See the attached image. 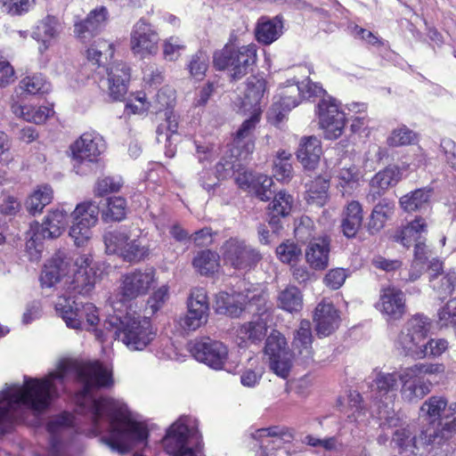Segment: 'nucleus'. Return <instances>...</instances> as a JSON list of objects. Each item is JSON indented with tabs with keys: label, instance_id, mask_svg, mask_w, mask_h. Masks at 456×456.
Returning <instances> with one entry per match:
<instances>
[{
	"label": "nucleus",
	"instance_id": "nucleus-1",
	"mask_svg": "<svg viewBox=\"0 0 456 456\" xmlns=\"http://www.w3.org/2000/svg\"><path fill=\"white\" fill-rule=\"evenodd\" d=\"M78 379L83 388L75 395L76 412L88 415L95 428L106 418L110 435L101 440L112 451L126 454L147 439V428L131 419L125 403L95 395L98 389L113 385L111 373L106 367L98 362L86 363L79 369Z\"/></svg>",
	"mask_w": 456,
	"mask_h": 456
},
{
	"label": "nucleus",
	"instance_id": "nucleus-2",
	"mask_svg": "<svg viewBox=\"0 0 456 456\" xmlns=\"http://www.w3.org/2000/svg\"><path fill=\"white\" fill-rule=\"evenodd\" d=\"M66 372L67 365L61 363L45 379L25 378L22 387L15 385L4 390L0 395V437L13 430L23 408L45 410L57 395V385L63 384Z\"/></svg>",
	"mask_w": 456,
	"mask_h": 456
},
{
	"label": "nucleus",
	"instance_id": "nucleus-3",
	"mask_svg": "<svg viewBox=\"0 0 456 456\" xmlns=\"http://www.w3.org/2000/svg\"><path fill=\"white\" fill-rule=\"evenodd\" d=\"M313 335L311 322L302 320L296 330L292 341L291 352L289 351L286 338L278 330H273L266 338L265 353L270 360V368L280 377L289 376L291 359L301 364L313 362Z\"/></svg>",
	"mask_w": 456,
	"mask_h": 456
},
{
	"label": "nucleus",
	"instance_id": "nucleus-4",
	"mask_svg": "<svg viewBox=\"0 0 456 456\" xmlns=\"http://www.w3.org/2000/svg\"><path fill=\"white\" fill-rule=\"evenodd\" d=\"M90 255H82L76 258L75 270L72 276L69 275L68 262L63 252H57L44 265L40 274L41 285H96L102 281V273L91 265Z\"/></svg>",
	"mask_w": 456,
	"mask_h": 456
},
{
	"label": "nucleus",
	"instance_id": "nucleus-5",
	"mask_svg": "<svg viewBox=\"0 0 456 456\" xmlns=\"http://www.w3.org/2000/svg\"><path fill=\"white\" fill-rule=\"evenodd\" d=\"M104 328L110 331L114 330V335L130 350L144 349L155 337L148 321L128 315H110L104 322Z\"/></svg>",
	"mask_w": 456,
	"mask_h": 456
},
{
	"label": "nucleus",
	"instance_id": "nucleus-6",
	"mask_svg": "<svg viewBox=\"0 0 456 456\" xmlns=\"http://www.w3.org/2000/svg\"><path fill=\"white\" fill-rule=\"evenodd\" d=\"M256 52L257 47L255 44L240 47L226 45L214 53L213 63L219 70L229 69L232 79H240L256 63Z\"/></svg>",
	"mask_w": 456,
	"mask_h": 456
},
{
	"label": "nucleus",
	"instance_id": "nucleus-7",
	"mask_svg": "<svg viewBox=\"0 0 456 456\" xmlns=\"http://www.w3.org/2000/svg\"><path fill=\"white\" fill-rule=\"evenodd\" d=\"M431 323L428 317L416 314L400 332L397 344L405 355L422 359L428 355L427 338Z\"/></svg>",
	"mask_w": 456,
	"mask_h": 456
},
{
	"label": "nucleus",
	"instance_id": "nucleus-8",
	"mask_svg": "<svg viewBox=\"0 0 456 456\" xmlns=\"http://www.w3.org/2000/svg\"><path fill=\"white\" fill-rule=\"evenodd\" d=\"M103 138L95 132H86L80 135L70 146L73 167L77 174L86 175L91 165L98 162L105 151Z\"/></svg>",
	"mask_w": 456,
	"mask_h": 456
},
{
	"label": "nucleus",
	"instance_id": "nucleus-9",
	"mask_svg": "<svg viewBox=\"0 0 456 456\" xmlns=\"http://www.w3.org/2000/svg\"><path fill=\"white\" fill-rule=\"evenodd\" d=\"M103 240L108 254H117L126 262H139L149 255V247L138 236L132 238L126 230L108 232Z\"/></svg>",
	"mask_w": 456,
	"mask_h": 456
},
{
	"label": "nucleus",
	"instance_id": "nucleus-10",
	"mask_svg": "<svg viewBox=\"0 0 456 456\" xmlns=\"http://www.w3.org/2000/svg\"><path fill=\"white\" fill-rule=\"evenodd\" d=\"M187 311L179 316V328L190 333L208 323L209 317V303L207 291L203 287H196L187 299Z\"/></svg>",
	"mask_w": 456,
	"mask_h": 456
},
{
	"label": "nucleus",
	"instance_id": "nucleus-11",
	"mask_svg": "<svg viewBox=\"0 0 456 456\" xmlns=\"http://www.w3.org/2000/svg\"><path fill=\"white\" fill-rule=\"evenodd\" d=\"M55 309L67 326L72 329H82L83 319H86L91 326L97 325L99 322L97 308L92 303L81 305L71 296H60L55 303Z\"/></svg>",
	"mask_w": 456,
	"mask_h": 456
},
{
	"label": "nucleus",
	"instance_id": "nucleus-12",
	"mask_svg": "<svg viewBox=\"0 0 456 456\" xmlns=\"http://www.w3.org/2000/svg\"><path fill=\"white\" fill-rule=\"evenodd\" d=\"M99 206L92 201L78 204L72 212L69 234L77 247L85 246L92 238V228L98 222Z\"/></svg>",
	"mask_w": 456,
	"mask_h": 456
},
{
	"label": "nucleus",
	"instance_id": "nucleus-13",
	"mask_svg": "<svg viewBox=\"0 0 456 456\" xmlns=\"http://www.w3.org/2000/svg\"><path fill=\"white\" fill-rule=\"evenodd\" d=\"M220 252L224 263L237 270L250 269L263 258L257 249L238 238H230L225 240Z\"/></svg>",
	"mask_w": 456,
	"mask_h": 456
},
{
	"label": "nucleus",
	"instance_id": "nucleus-14",
	"mask_svg": "<svg viewBox=\"0 0 456 456\" xmlns=\"http://www.w3.org/2000/svg\"><path fill=\"white\" fill-rule=\"evenodd\" d=\"M189 419L181 417L167 430L162 439L165 451L171 456H199L200 451L190 445L192 429L188 425Z\"/></svg>",
	"mask_w": 456,
	"mask_h": 456
},
{
	"label": "nucleus",
	"instance_id": "nucleus-15",
	"mask_svg": "<svg viewBox=\"0 0 456 456\" xmlns=\"http://www.w3.org/2000/svg\"><path fill=\"white\" fill-rule=\"evenodd\" d=\"M319 124L328 140L338 138L344 131L346 115L338 108L335 99L330 97L322 99L316 106Z\"/></svg>",
	"mask_w": 456,
	"mask_h": 456
},
{
	"label": "nucleus",
	"instance_id": "nucleus-16",
	"mask_svg": "<svg viewBox=\"0 0 456 456\" xmlns=\"http://www.w3.org/2000/svg\"><path fill=\"white\" fill-rule=\"evenodd\" d=\"M159 36L154 27L144 20H139L133 27L130 47L134 55L146 58L159 51Z\"/></svg>",
	"mask_w": 456,
	"mask_h": 456
},
{
	"label": "nucleus",
	"instance_id": "nucleus-17",
	"mask_svg": "<svg viewBox=\"0 0 456 456\" xmlns=\"http://www.w3.org/2000/svg\"><path fill=\"white\" fill-rule=\"evenodd\" d=\"M456 434V417L454 414H445L438 420H429V427L421 431L419 440L421 444L441 448L449 445Z\"/></svg>",
	"mask_w": 456,
	"mask_h": 456
},
{
	"label": "nucleus",
	"instance_id": "nucleus-18",
	"mask_svg": "<svg viewBox=\"0 0 456 456\" xmlns=\"http://www.w3.org/2000/svg\"><path fill=\"white\" fill-rule=\"evenodd\" d=\"M191 353L197 361L216 370L224 367L228 356L227 347L222 342L208 337L195 340Z\"/></svg>",
	"mask_w": 456,
	"mask_h": 456
},
{
	"label": "nucleus",
	"instance_id": "nucleus-19",
	"mask_svg": "<svg viewBox=\"0 0 456 456\" xmlns=\"http://www.w3.org/2000/svg\"><path fill=\"white\" fill-rule=\"evenodd\" d=\"M108 20V9L102 5L97 6L87 14L85 20L75 22L74 33L81 41H89L106 27Z\"/></svg>",
	"mask_w": 456,
	"mask_h": 456
},
{
	"label": "nucleus",
	"instance_id": "nucleus-20",
	"mask_svg": "<svg viewBox=\"0 0 456 456\" xmlns=\"http://www.w3.org/2000/svg\"><path fill=\"white\" fill-rule=\"evenodd\" d=\"M313 321L319 337H328L338 329L341 319L332 303L322 300L314 312Z\"/></svg>",
	"mask_w": 456,
	"mask_h": 456
},
{
	"label": "nucleus",
	"instance_id": "nucleus-21",
	"mask_svg": "<svg viewBox=\"0 0 456 456\" xmlns=\"http://www.w3.org/2000/svg\"><path fill=\"white\" fill-rule=\"evenodd\" d=\"M293 204L292 195L285 191H281L275 194L267 208L268 224L274 233L282 229L284 220L291 213Z\"/></svg>",
	"mask_w": 456,
	"mask_h": 456
},
{
	"label": "nucleus",
	"instance_id": "nucleus-22",
	"mask_svg": "<svg viewBox=\"0 0 456 456\" xmlns=\"http://www.w3.org/2000/svg\"><path fill=\"white\" fill-rule=\"evenodd\" d=\"M377 307L392 319L398 320L405 314L404 294L397 287H385Z\"/></svg>",
	"mask_w": 456,
	"mask_h": 456
},
{
	"label": "nucleus",
	"instance_id": "nucleus-23",
	"mask_svg": "<svg viewBox=\"0 0 456 456\" xmlns=\"http://www.w3.org/2000/svg\"><path fill=\"white\" fill-rule=\"evenodd\" d=\"M107 82L110 97L121 100L127 92L130 69L124 62H114L107 68Z\"/></svg>",
	"mask_w": 456,
	"mask_h": 456
},
{
	"label": "nucleus",
	"instance_id": "nucleus-24",
	"mask_svg": "<svg viewBox=\"0 0 456 456\" xmlns=\"http://www.w3.org/2000/svg\"><path fill=\"white\" fill-rule=\"evenodd\" d=\"M260 115L259 109H256L254 112L251 111L250 118L243 121L235 134L233 142L236 148L240 150L239 155L241 158H246L255 148L253 137L256 126L260 120Z\"/></svg>",
	"mask_w": 456,
	"mask_h": 456
},
{
	"label": "nucleus",
	"instance_id": "nucleus-25",
	"mask_svg": "<svg viewBox=\"0 0 456 456\" xmlns=\"http://www.w3.org/2000/svg\"><path fill=\"white\" fill-rule=\"evenodd\" d=\"M283 16L279 14L273 18L260 17L256 24L255 37L258 43L269 45L278 40L283 34Z\"/></svg>",
	"mask_w": 456,
	"mask_h": 456
},
{
	"label": "nucleus",
	"instance_id": "nucleus-26",
	"mask_svg": "<svg viewBox=\"0 0 456 456\" xmlns=\"http://www.w3.org/2000/svg\"><path fill=\"white\" fill-rule=\"evenodd\" d=\"M230 291H220L216 297V310L218 314L231 317H238L244 310L247 302H250L248 295L235 292L232 288Z\"/></svg>",
	"mask_w": 456,
	"mask_h": 456
},
{
	"label": "nucleus",
	"instance_id": "nucleus-27",
	"mask_svg": "<svg viewBox=\"0 0 456 456\" xmlns=\"http://www.w3.org/2000/svg\"><path fill=\"white\" fill-rule=\"evenodd\" d=\"M61 30V23L55 16L47 15L35 26L31 37L39 42V52L44 53L57 39Z\"/></svg>",
	"mask_w": 456,
	"mask_h": 456
},
{
	"label": "nucleus",
	"instance_id": "nucleus-28",
	"mask_svg": "<svg viewBox=\"0 0 456 456\" xmlns=\"http://www.w3.org/2000/svg\"><path fill=\"white\" fill-rule=\"evenodd\" d=\"M401 382L403 384L401 395L404 401L413 403L420 401L430 393L431 383L425 381L422 378L415 376L406 377V370L401 372Z\"/></svg>",
	"mask_w": 456,
	"mask_h": 456
},
{
	"label": "nucleus",
	"instance_id": "nucleus-29",
	"mask_svg": "<svg viewBox=\"0 0 456 456\" xmlns=\"http://www.w3.org/2000/svg\"><path fill=\"white\" fill-rule=\"evenodd\" d=\"M266 90V81L263 77L251 76L247 79L242 107L250 111L259 109L262 112V100Z\"/></svg>",
	"mask_w": 456,
	"mask_h": 456
},
{
	"label": "nucleus",
	"instance_id": "nucleus-30",
	"mask_svg": "<svg viewBox=\"0 0 456 456\" xmlns=\"http://www.w3.org/2000/svg\"><path fill=\"white\" fill-rule=\"evenodd\" d=\"M165 123L160 124L157 128V139L159 142H165V154L168 158H173L175 154V139L177 136L178 121L175 114L172 110L164 112Z\"/></svg>",
	"mask_w": 456,
	"mask_h": 456
},
{
	"label": "nucleus",
	"instance_id": "nucleus-31",
	"mask_svg": "<svg viewBox=\"0 0 456 456\" xmlns=\"http://www.w3.org/2000/svg\"><path fill=\"white\" fill-rule=\"evenodd\" d=\"M322 145L316 136H304L300 139L297 158L305 169L313 170L319 163Z\"/></svg>",
	"mask_w": 456,
	"mask_h": 456
},
{
	"label": "nucleus",
	"instance_id": "nucleus-32",
	"mask_svg": "<svg viewBox=\"0 0 456 456\" xmlns=\"http://www.w3.org/2000/svg\"><path fill=\"white\" fill-rule=\"evenodd\" d=\"M330 240L319 237L309 241L305 249V259L315 270H323L329 265Z\"/></svg>",
	"mask_w": 456,
	"mask_h": 456
},
{
	"label": "nucleus",
	"instance_id": "nucleus-33",
	"mask_svg": "<svg viewBox=\"0 0 456 456\" xmlns=\"http://www.w3.org/2000/svg\"><path fill=\"white\" fill-rule=\"evenodd\" d=\"M256 440H260V448L263 456H269L272 450L281 448L283 444L284 436L292 438V435L285 428L279 427H271L268 428H261L252 435Z\"/></svg>",
	"mask_w": 456,
	"mask_h": 456
},
{
	"label": "nucleus",
	"instance_id": "nucleus-34",
	"mask_svg": "<svg viewBox=\"0 0 456 456\" xmlns=\"http://www.w3.org/2000/svg\"><path fill=\"white\" fill-rule=\"evenodd\" d=\"M266 331V322L261 317H256L241 324L237 329L236 334L241 343L257 344L265 338Z\"/></svg>",
	"mask_w": 456,
	"mask_h": 456
},
{
	"label": "nucleus",
	"instance_id": "nucleus-35",
	"mask_svg": "<svg viewBox=\"0 0 456 456\" xmlns=\"http://www.w3.org/2000/svg\"><path fill=\"white\" fill-rule=\"evenodd\" d=\"M69 219L68 211L56 208L51 211L42 224V234L44 238H58L64 231Z\"/></svg>",
	"mask_w": 456,
	"mask_h": 456
},
{
	"label": "nucleus",
	"instance_id": "nucleus-36",
	"mask_svg": "<svg viewBox=\"0 0 456 456\" xmlns=\"http://www.w3.org/2000/svg\"><path fill=\"white\" fill-rule=\"evenodd\" d=\"M427 233V224L422 217H416L413 221L404 226L397 234L395 240L404 247H410L412 242H419L425 239Z\"/></svg>",
	"mask_w": 456,
	"mask_h": 456
},
{
	"label": "nucleus",
	"instance_id": "nucleus-37",
	"mask_svg": "<svg viewBox=\"0 0 456 456\" xmlns=\"http://www.w3.org/2000/svg\"><path fill=\"white\" fill-rule=\"evenodd\" d=\"M12 111L16 117L35 124L45 123L53 112L46 106L20 105L17 102L12 105Z\"/></svg>",
	"mask_w": 456,
	"mask_h": 456
},
{
	"label": "nucleus",
	"instance_id": "nucleus-38",
	"mask_svg": "<svg viewBox=\"0 0 456 456\" xmlns=\"http://www.w3.org/2000/svg\"><path fill=\"white\" fill-rule=\"evenodd\" d=\"M401 380V373L379 371L372 381V391L379 398L388 395L391 397L398 388V381Z\"/></svg>",
	"mask_w": 456,
	"mask_h": 456
},
{
	"label": "nucleus",
	"instance_id": "nucleus-39",
	"mask_svg": "<svg viewBox=\"0 0 456 456\" xmlns=\"http://www.w3.org/2000/svg\"><path fill=\"white\" fill-rule=\"evenodd\" d=\"M394 209L395 204L392 201L385 199L379 202L372 209L368 223V231L370 233L374 234L381 231L387 219L394 214Z\"/></svg>",
	"mask_w": 456,
	"mask_h": 456
},
{
	"label": "nucleus",
	"instance_id": "nucleus-40",
	"mask_svg": "<svg viewBox=\"0 0 456 456\" xmlns=\"http://www.w3.org/2000/svg\"><path fill=\"white\" fill-rule=\"evenodd\" d=\"M400 179V169L395 166H390L376 174L370 180V185L374 193L380 195L389 187L395 186Z\"/></svg>",
	"mask_w": 456,
	"mask_h": 456
},
{
	"label": "nucleus",
	"instance_id": "nucleus-41",
	"mask_svg": "<svg viewBox=\"0 0 456 456\" xmlns=\"http://www.w3.org/2000/svg\"><path fill=\"white\" fill-rule=\"evenodd\" d=\"M192 265L201 275H212L220 267V256L212 250L199 251L192 260Z\"/></svg>",
	"mask_w": 456,
	"mask_h": 456
},
{
	"label": "nucleus",
	"instance_id": "nucleus-42",
	"mask_svg": "<svg viewBox=\"0 0 456 456\" xmlns=\"http://www.w3.org/2000/svg\"><path fill=\"white\" fill-rule=\"evenodd\" d=\"M330 179L328 176L318 175L306 184V200L309 204L322 207L328 200Z\"/></svg>",
	"mask_w": 456,
	"mask_h": 456
},
{
	"label": "nucleus",
	"instance_id": "nucleus-43",
	"mask_svg": "<svg viewBox=\"0 0 456 456\" xmlns=\"http://www.w3.org/2000/svg\"><path fill=\"white\" fill-rule=\"evenodd\" d=\"M53 189L49 185H39L30 194L26 201V208L29 214H40L45 206L53 200Z\"/></svg>",
	"mask_w": 456,
	"mask_h": 456
},
{
	"label": "nucleus",
	"instance_id": "nucleus-44",
	"mask_svg": "<svg viewBox=\"0 0 456 456\" xmlns=\"http://www.w3.org/2000/svg\"><path fill=\"white\" fill-rule=\"evenodd\" d=\"M432 191L427 188L418 189L400 199L401 207L407 212L420 211L429 205Z\"/></svg>",
	"mask_w": 456,
	"mask_h": 456
},
{
	"label": "nucleus",
	"instance_id": "nucleus-45",
	"mask_svg": "<svg viewBox=\"0 0 456 456\" xmlns=\"http://www.w3.org/2000/svg\"><path fill=\"white\" fill-rule=\"evenodd\" d=\"M448 402L444 396L434 395L429 397L423 403L420 407V411L428 416L430 420H438L445 414H454L452 411H456V404L454 408L452 406L447 408Z\"/></svg>",
	"mask_w": 456,
	"mask_h": 456
},
{
	"label": "nucleus",
	"instance_id": "nucleus-46",
	"mask_svg": "<svg viewBox=\"0 0 456 456\" xmlns=\"http://www.w3.org/2000/svg\"><path fill=\"white\" fill-rule=\"evenodd\" d=\"M278 306L289 313L299 312L303 307V295L297 287H286L278 296Z\"/></svg>",
	"mask_w": 456,
	"mask_h": 456
},
{
	"label": "nucleus",
	"instance_id": "nucleus-47",
	"mask_svg": "<svg viewBox=\"0 0 456 456\" xmlns=\"http://www.w3.org/2000/svg\"><path fill=\"white\" fill-rule=\"evenodd\" d=\"M392 443L401 452H410V454H417L418 444H421L419 437L418 438L409 427L396 429L394 432Z\"/></svg>",
	"mask_w": 456,
	"mask_h": 456
},
{
	"label": "nucleus",
	"instance_id": "nucleus-48",
	"mask_svg": "<svg viewBox=\"0 0 456 456\" xmlns=\"http://www.w3.org/2000/svg\"><path fill=\"white\" fill-rule=\"evenodd\" d=\"M106 208L102 210L105 222L121 221L126 215V201L122 197H110L106 200Z\"/></svg>",
	"mask_w": 456,
	"mask_h": 456
},
{
	"label": "nucleus",
	"instance_id": "nucleus-49",
	"mask_svg": "<svg viewBox=\"0 0 456 456\" xmlns=\"http://www.w3.org/2000/svg\"><path fill=\"white\" fill-rule=\"evenodd\" d=\"M138 295V287H118L117 292L110 297V304L115 313H123L127 308L126 305Z\"/></svg>",
	"mask_w": 456,
	"mask_h": 456
},
{
	"label": "nucleus",
	"instance_id": "nucleus-50",
	"mask_svg": "<svg viewBox=\"0 0 456 456\" xmlns=\"http://www.w3.org/2000/svg\"><path fill=\"white\" fill-rule=\"evenodd\" d=\"M233 168V162L232 160L220 161L216 165V173L218 176H213L209 171H205L200 178L201 186L207 191L213 190L218 183L220 178L227 177Z\"/></svg>",
	"mask_w": 456,
	"mask_h": 456
},
{
	"label": "nucleus",
	"instance_id": "nucleus-51",
	"mask_svg": "<svg viewBox=\"0 0 456 456\" xmlns=\"http://www.w3.org/2000/svg\"><path fill=\"white\" fill-rule=\"evenodd\" d=\"M337 178L338 185L344 191L343 194L350 193L358 187L361 173L356 166L351 165L349 167H342L338 171Z\"/></svg>",
	"mask_w": 456,
	"mask_h": 456
},
{
	"label": "nucleus",
	"instance_id": "nucleus-52",
	"mask_svg": "<svg viewBox=\"0 0 456 456\" xmlns=\"http://www.w3.org/2000/svg\"><path fill=\"white\" fill-rule=\"evenodd\" d=\"M114 50L112 44L103 40H95L87 49V58L89 61H95L99 66L102 59L108 60L113 56Z\"/></svg>",
	"mask_w": 456,
	"mask_h": 456
},
{
	"label": "nucleus",
	"instance_id": "nucleus-53",
	"mask_svg": "<svg viewBox=\"0 0 456 456\" xmlns=\"http://www.w3.org/2000/svg\"><path fill=\"white\" fill-rule=\"evenodd\" d=\"M273 183V182L272 177L266 175L254 173L253 183L249 189V192L255 193L261 200H267L271 199L273 195V191L271 190Z\"/></svg>",
	"mask_w": 456,
	"mask_h": 456
},
{
	"label": "nucleus",
	"instance_id": "nucleus-54",
	"mask_svg": "<svg viewBox=\"0 0 456 456\" xmlns=\"http://www.w3.org/2000/svg\"><path fill=\"white\" fill-rule=\"evenodd\" d=\"M290 85L287 86L279 95V100L274 102L273 110H278L277 118L282 117L283 112L289 111L293 108L298 105L300 102V96L297 93L291 94L289 91Z\"/></svg>",
	"mask_w": 456,
	"mask_h": 456
},
{
	"label": "nucleus",
	"instance_id": "nucleus-55",
	"mask_svg": "<svg viewBox=\"0 0 456 456\" xmlns=\"http://www.w3.org/2000/svg\"><path fill=\"white\" fill-rule=\"evenodd\" d=\"M208 68V57L206 53L199 51L192 54L188 61L187 69L191 77L201 80Z\"/></svg>",
	"mask_w": 456,
	"mask_h": 456
},
{
	"label": "nucleus",
	"instance_id": "nucleus-56",
	"mask_svg": "<svg viewBox=\"0 0 456 456\" xmlns=\"http://www.w3.org/2000/svg\"><path fill=\"white\" fill-rule=\"evenodd\" d=\"M20 88L30 94H45L50 90V85L41 74L26 77L20 81Z\"/></svg>",
	"mask_w": 456,
	"mask_h": 456
},
{
	"label": "nucleus",
	"instance_id": "nucleus-57",
	"mask_svg": "<svg viewBox=\"0 0 456 456\" xmlns=\"http://www.w3.org/2000/svg\"><path fill=\"white\" fill-rule=\"evenodd\" d=\"M184 41L176 36H171L163 40L162 53L165 60L169 61H176L185 50Z\"/></svg>",
	"mask_w": 456,
	"mask_h": 456
},
{
	"label": "nucleus",
	"instance_id": "nucleus-58",
	"mask_svg": "<svg viewBox=\"0 0 456 456\" xmlns=\"http://www.w3.org/2000/svg\"><path fill=\"white\" fill-rule=\"evenodd\" d=\"M276 255L282 263L293 265L300 259L302 250L294 241L286 240L277 247Z\"/></svg>",
	"mask_w": 456,
	"mask_h": 456
},
{
	"label": "nucleus",
	"instance_id": "nucleus-59",
	"mask_svg": "<svg viewBox=\"0 0 456 456\" xmlns=\"http://www.w3.org/2000/svg\"><path fill=\"white\" fill-rule=\"evenodd\" d=\"M417 139L416 134L406 126L394 129L387 137V144L392 147L403 146L413 143Z\"/></svg>",
	"mask_w": 456,
	"mask_h": 456
},
{
	"label": "nucleus",
	"instance_id": "nucleus-60",
	"mask_svg": "<svg viewBox=\"0 0 456 456\" xmlns=\"http://www.w3.org/2000/svg\"><path fill=\"white\" fill-rule=\"evenodd\" d=\"M155 281V270L151 267L136 270L124 277L123 285H151Z\"/></svg>",
	"mask_w": 456,
	"mask_h": 456
},
{
	"label": "nucleus",
	"instance_id": "nucleus-61",
	"mask_svg": "<svg viewBox=\"0 0 456 456\" xmlns=\"http://www.w3.org/2000/svg\"><path fill=\"white\" fill-rule=\"evenodd\" d=\"M289 91L291 94L297 93L300 98H310L322 94L323 89L320 85L313 83L310 79H305L300 83L290 85Z\"/></svg>",
	"mask_w": 456,
	"mask_h": 456
},
{
	"label": "nucleus",
	"instance_id": "nucleus-62",
	"mask_svg": "<svg viewBox=\"0 0 456 456\" xmlns=\"http://www.w3.org/2000/svg\"><path fill=\"white\" fill-rule=\"evenodd\" d=\"M437 324L443 327L456 326V299L449 300L444 307L438 311Z\"/></svg>",
	"mask_w": 456,
	"mask_h": 456
},
{
	"label": "nucleus",
	"instance_id": "nucleus-63",
	"mask_svg": "<svg viewBox=\"0 0 456 456\" xmlns=\"http://www.w3.org/2000/svg\"><path fill=\"white\" fill-rule=\"evenodd\" d=\"M122 185L123 181L120 177L107 176L97 182L94 191L97 196H103L108 193L118 191Z\"/></svg>",
	"mask_w": 456,
	"mask_h": 456
},
{
	"label": "nucleus",
	"instance_id": "nucleus-64",
	"mask_svg": "<svg viewBox=\"0 0 456 456\" xmlns=\"http://www.w3.org/2000/svg\"><path fill=\"white\" fill-rule=\"evenodd\" d=\"M295 236L301 241H311L314 238V221L308 216L300 218L298 224L295 227Z\"/></svg>",
	"mask_w": 456,
	"mask_h": 456
}]
</instances>
